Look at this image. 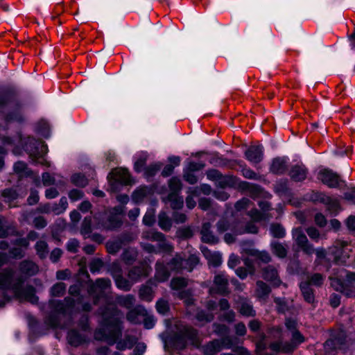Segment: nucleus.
<instances>
[{"mask_svg": "<svg viewBox=\"0 0 355 355\" xmlns=\"http://www.w3.org/2000/svg\"><path fill=\"white\" fill-rule=\"evenodd\" d=\"M108 288V280L98 279L89 288V293L94 298L95 304H102L98 309L101 315L100 327L96 331L94 337L98 340H106L110 343L111 337L110 301L105 295Z\"/></svg>", "mask_w": 355, "mask_h": 355, "instance_id": "f257e3e1", "label": "nucleus"}, {"mask_svg": "<svg viewBox=\"0 0 355 355\" xmlns=\"http://www.w3.org/2000/svg\"><path fill=\"white\" fill-rule=\"evenodd\" d=\"M25 279L16 274L12 269H7L0 272V291L2 296L0 297V307L8 302L12 297L8 295V291H11L13 296L20 300H26L32 304L38 302V297L35 295V289L32 286L23 287Z\"/></svg>", "mask_w": 355, "mask_h": 355, "instance_id": "f03ea898", "label": "nucleus"}, {"mask_svg": "<svg viewBox=\"0 0 355 355\" xmlns=\"http://www.w3.org/2000/svg\"><path fill=\"white\" fill-rule=\"evenodd\" d=\"M75 300L71 297H65L63 301L51 300L49 304L51 313L44 320L48 327L65 329L69 326V323H62L60 315L66 317L74 306Z\"/></svg>", "mask_w": 355, "mask_h": 355, "instance_id": "7ed1b4c3", "label": "nucleus"}, {"mask_svg": "<svg viewBox=\"0 0 355 355\" xmlns=\"http://www.w3.org/2000/svg\"><path fill=\"white\" fill-rule=\"evenodd\" d=\"M0 112L6 123L21 122L24 120L21 104L11 93L0 94Z\"/></svg>", "mask_w": 355, "mask_h": 355, "instance_id": "20e7f679", "label": "nucleus"}, {"mask_svg": "<svg viewBox=\"0 0 355 355\" xmlns=\"http://www.w3.org/2000/svg\"><path fill=\"white\" fill-rule=\"evenodd\" d=\"M123 313H119L114 308L112 304V345L116 344V348L120 351L131 348L135 343V339L131 336H125L123 339L122 336V320Z\"/></svg>", "mask_w": 355, "mask_h": 355, "instance_id": "39448f33", "label": "nucleus"}, {"mask_svg": "<svg viewBox=\"0 0 355 355\" xmlns=\"http://www.w3.org/2000/svg\"><path fill=\"white\" fill-rule=\"evenodd\" d=\"M12 144H19L23 146L25 151L29 155V156L32 158L33 160H37L39 159H44V156L46 154L48 151L47 145L39 140H36L33 137H27V139L24 141L21 136L19 135L17 137V141L13 140Z\"/></svg>", "mask_w": 355, "mask_h": 355, "instance_id": "423d86ee", "label": "nucleus"}, {"mask_svg": "<svg viewBox=\"0 0 355 355\" xmlns=\"http://www.w3.org/2000/svg\"><path fill=\"white\" fill-rule=\"evenodd\" d=\"M198 345L197 331L192 327L184 326L173 337L166 340L175 349L182 350L187 346V342Z\"/></svg>", "mask_w": 355, "mask_h": 355, "instance_id": "0eeeda50", "label": "nucleus"}, {"mask_svg": "<svg viewBox=\"0 0 355 355\" xmlns=\"http://www.w3.org/2000/svg\"><path fill=\"white\" fill-rule=\"evenodd\" d=\"M291 334V342H286L285 343H283L282 341L274 342L270 345V348L275 352H291L296 349L299 345L305 341L304 336L299 330L295 331Z\"/></svg>", "mask_w": 355, "mask_h": 355, "instance_id": "6e6552de", "label": "nucleus"}, {"mask_svg": "<svg viewBox=\"0 0 355 355\" xmlns=\"http://www.w3.org/2000/svg\"><path fill=\"white\" fill-rule=\"evenodd\" d=\"M331 286L336 291L348 297L355 296V288L352 286L355 283V272H347L343 281L338 278H331Z\"/></svg>", "mask_w": 355, "mask_h": 355, "instance_id": "1a4fd4ad", "label": "nucleus"}, {"mask_svg": "<svg viewBox=\"0 0 355 355\" xmlns=\"http://www.w3.org/2000/svg\"><path fill=\"white\" fill-rule=\"evenodd\" d=\"M198 262L199 259L196 254H190L188 258H186L185 255L182 257L180 254H176L168 263V266L171 270L179 271L185 269L191 271Z\"/></svg>", "mask_w": 355, "mask_h": 355, "instance_id": "9d476101", "label": "nucleus"}, {"mask_svg": "<svg viewBox=\"0 0 355 355\" xmlns=\"http://www.w3.org/2000/svg\"><path fill=\"white\" fill-rule=\"evenodd\" d=\"M318 178L322 182L330 188H338L342 184H345L340 175L329 168L321 169Z\"/></svg>", "mask_w": 355, "mask_h": 355, "instance_id": "9b49d317", "label": "nucleus"}, {"mask_svg": "<svg viewBox=\"0 0 355 355\" xmlns=\"http://www.w3.org/2000/svg\"><path fill=\"white\" fill-rule=\"evenodd\" d=\"M234 227H236V229H240V223L236 222L234 223H230L225 218H222L216 224L217 232L219 234H223L228 230L233 232V234L226 233L224 236V241L228 244L234 243L236 236L238 235L234 230Z\"/></svg>", "mask_w": 355, "mask_h": 355, "instance_id": "f8f14e48", "label": "nucleus"}, {"mask_svg": "<svg viewBox=\"0 0 355 355\" xmlns=\"http://www.w3.org/2000/svg\"><path fill=\"white\" fill-rule=\"evenodd\" d=\"M293 239L295 244L306 254H312L315 250L308 242V239L301 227L295 228L292 232Z\"/></svg>", "mask_w": 355, "mask_h": 355, "instance_id": "ddd939ff", "label": "nucleus"}, {"mask_svg": "<svg viewBox=\"0 0 355 355\" xmlns=\"http://www.w3.org/2000/svg\"><path fill=\"white\" fill-rule=\"evenodd\" d=\"M221 350L223 349H231L233 352L238 355H250L249 352L241 346H236L237 339L230 336H226L221 339H218Z\"/></svg>", "mask_w": 355, "mask_h": 355, "instance_id": "4468645a", "label": "nucleus"}, {"mask_svg": "<svg viewBox=\"0 0 355 355\" xmlns=\"http://www.w3.org/2000/svg\"><path fill=\"white\" fill-rule=\"evenodd\" d=\"M112 191L115 189V184L119 183L121 185H129L132 183V179L125 168H114L112 169Z\"/></svg>", "mask_w": 355, "mask_h": 355, "instance_id": "2eb2a0df", "label": "nucleus"}, {"mask_svg": "<svg viewBox=\"0 0 355 355\" xmlns=\"http://www.w3.org/2000/svg\"><path fill=\"white\" fill-rule=\"evenodd\" d=\"M245 158L253 164L261 162L263 158V146L261 144L250 146L245 153Z\"/></svg>", "mask_w": 355, "mask_h": 355, "instance_id": "dca6fc26", "label": "nucleus"}, {"mask_svg": "<svg viewBox=\"0 0 355 355\" xmlns=\"http://www.w3.org/2000/svg\"><path fill=\"white\" fill-rule=\"evenodd\" d=\"M228 279L223 273L215 276L214 285L209 289L210 294H225L227 292Z\"/></svg>", "mask_w": 355, "mask_h": 355, "instance_id": "f3484780", "label": "nucleus"}, {"mask_svg": "<svg viewBox=\"0 0 355 355\" xmlns=\"http://www.w3.org/2000/svg\"><path fill=\"white\" fill-rule=\"evenodd\" d=\"M315 200L324 204L331 214H336L340 209L338 200L336 198H332L324 193H317Z\"/></svg>", "mask_w": 355, "mask_h": 355, "instance_id": "a211bd4d", "label": "nucleus"}, {"mask_svg": "<svg viewBox=\"0 0 355 355\" xmlns=\"http://www.w3.org/2000/svg\"><path fill=\"white\" fill-rule=\"evenodd\" d=\"M345 343V338H334L327 340L324 344V350L325 355H335L336 351L343 349V347Z\"/></svg>", "mask_w": 355, "mask_h": 355, "instance_id": "6ab92c4d", "label": "nucleus"}, {"mask_svg": "<svg viewBox=\"0 0 355 355\" xmlns=\"http://www.w3.org/2000/svg\"><path fill=\"white\" fill-rule=\"evenodd\" d=\"M19 275H21L25 279L26 277L33 276L37 273L39 268L37 265L32 261L24 260L19 263ZM16 274L19 275L17 272Z\"/></svg>", "mask_w": 355, "mask_h": 355, "instance_id": "aec40b11", "label": "nucleus"}, {"mask_svg": "<svg viewBox=\"0 0 355 355\" xmlns=\"http://www.w3.org/2000/svg\"><path fill=\"white\" fill-rule=\"evenodd\" d=\"M262 277L265 280L270 282L273 286H279L282 284L277 270L276 268L272 266H268L263 269Z\"/></svg>", "mask_w": 355, "mask_h": 355, "instance_id": "412c9836", "label": "nucleus"}, {"mask_svg": "<svg viewBox=\"0 0 355 355\" xmlns=\"http://www.w3.org/2000/svg\"><path fill=\"white\" fill-rule=\"evenodd\" d=\"M211 224L209 222H205L200 230L201 240L202 242L209 244H216L218 242V238L211 231Z\"/></svg>", "mask_w": 355, "mask_h": 355, "instance_id": "4be33fe9", "label": "nucleus"}, {"mask_svg": "<svg viewBox=\"0 0 355 355\" xmlns=\"http://www.w3.org/2000/svg\"><path fill=\"white\" fill-rule=\"evenodd\" d=\"M146 315V309L142 306H137L130 309L127 315V320L132 324H140L143 316Z\"/></svg>", "mask_w": 355, "mask_h": 355, "instance_id": "5701e85b", "label": "nucleus"}, {"mask_svg": "<svg viewBox=\"0 0 355 355\" xmlns=\"http://www.w3.org/2000/svg\"><path fill=\"white\" fill-rule=\"evenodd\" d=\"M307 173V168L303 164H296L291 167L289 175L293 181L301 182L306 178Z\"/></svg>", "mask_w": 355, "mask_h": 355, "instance_id": "b1692460", "label": "nucleus"}, {"mask_svg": "<svg viewBox=\"0 0 355 355\" xmlns=\"http://www.w3.org/2000/svg\"><path fill=\"white\" fill-rule=\"evenodd\" d=\"M288 160L289 159L285 157L274 158L270 165V171L276 174L284 173L286 170Z\"/></svg>", "mask_w": 355, "mask_h": 355, "instance_id": "393cba45", "label": "nucleus"}, {"mask_svg": "<svg viewBox=\"0 0 355 355\" xmlns=\"http://www.w3.org/2000/svg\"><path fill=\"white\" fill-rule=\"evenodd\" d=\"M118 270V265L115 263H112V276L114 277L115 284L118 288L123 291L130 290L132 283L127 280L125 278L121 275H116V271Z\"/></svg>", "mask_w": 355, "mask_h": 355, "instance_id": "a878e982", "label": "nucleus"}, {"mask_svg": "<svg viewBox=\"0 0 355 355\" xmlns=\"http://www.w3.org/2000/svg\"><path fill=\"white\" fill-rule=\"evenodd\" d=\"M170 277L167 267L160 261H157L155 266V281L164 282Z\"/></svg>", "mask_w": 355, "mask_h": 355, "instance_id": "bb28decb", "label": "nucleus"}, {"mask_svg": "<svg viewBox=\"0 0 355 355\" xmlns=\"http://www.w3.org/2000/svg\"><path fill=\"white\" fill-rule=\"evenodd\" d=\"M345 243L344 242H338L335 245L329 248L328 250V255L331 256L328 259H333L336 263L343 262L342 260V253L343 247Z\"/></svg>", "mask_w": 355, "mask_h": 355, "instance_id": "cd10ccee", "label": "nucleus"}, {"mask_svg": "<svg viewBox=\"0 0 355 355\" xmlns=\"http://www.w3.org/2000/svg\"><path fill=\"white\" fill-rule=\"evenodd\" d=\"M200 250L205 258L214 266H218L221 263L222 256L220 253L212 252L205 246H201Z\"/></svg>", "mask_w": 355, "mask_h": 355, "instance_id": "c85d7f7f", "label": "nucleus"}, {"mask_svg": "<svg viewBox=\"0 0 355 355\" xmlns=\"http://www.w3.org/2000/svg\"><path fill=\"white\" fill-rule=\"evenodd\" d=\"M17 232L15 226L9 223L0 216V238H6L8 236L15 235Z\"/></svg>", "mask_w": 355, "mask_h": 355, "instance_id": "c756f323", "label": "nucleus"}, {"mask_svg": "<svg viewBox=\"0 0 355 355\" xmlns=\"http://www.w3.org/2000/svg\"><path fill=\"white\" fill-rule=\"evenodd\" d=\"M148 275V269L146 266H139L131 268L128 272L129 278L133 281H138L141 277H146Z\"/></svg>", "mask_w": 355, "mask_h": 355, "instance_id": "7c9ffc66", "label": "nucleus"}, {"mask_svg": "<svg viewBox=\"0 0 355 355\" xmlns=\"http://www.w3.org/2000/svg\"><path fill=\"white\" fill-rule=\"evenodd\" d=\"M67 340L71 345L77 347L85 342V336L76 330L72 329L68 332Z\"/></svg>", "mask_w": 355, "mask_h": 355, "instance_id": "2f4dec72", "label": "nucleus"}, {"mask_svg": "<svg viewBox=\"0 0 355 355\" xmlns=\"http://www.w3.org/2000/svg\"><path fill=\"white\" fill-rule=\"evenodd\" d=\"M135 298L132 295H118L115 297L114 303L119 306L130 309L135 304Z\"/></svg>", "mask_w": 355, "mask_h": 355, "instance_id": "473e14b6", "label": "nucleus"}, {"mask_svg": "<svg viewBox=\"0 0 355 355\" xmlns=\"http://www.w3.org/2000/svg\"><path fill=\"white\" fill-rule=\"evenodd\" d=\"M238 309L241 314L247 317L254 316L256 314L251 302L246 299H241Z\"/></svg>", "mask_w": 355, "mask_h": 355, "instance_id": "72a5a7b5", "label": "nucleus"}, {"mask_svg": "<svg viewBox=\"0 0 355 355\" xmlns=\"http://www.w3.org/2000/svg\"><path fill=\"white\" fill-rule=\"evenodd\" d=\"M270 293V287L263 282L258 281L255 291L256 296L261 300H265Z\"/></svg>", "mask_w": 355, "mask_h": 355, "instance_id": "f704fd0d", "label": "nucleus"}, {"mask_svg": "<svg viewBox=\"0 0 355 355\" xmlns=\"http://www.w3.org/2000/svg\"><path fill=\"white\" fill-rule=\"evenodd\" d=\"M247 253L256 258V259L264 263H267L271 261V257L270 254L266 251H260L257 249H249L247 252Z\"/></svg>", "mask_w": 355, "mask_h": 355, "instance_id": "c9c22d12", "label": "nucleus"}, {"mask_svg": "<svg viewBox=\"0 0 355 355\" xmlns=\"http://www.w3.org/2000/svg\"><path fill=\"white\" fill-rule=\"evenodd\" d=\"M37 255L40 259H45L49 254V245L45 241L40 240L35 245Z\"/></svg>", "mask_w": 355, "mask_h": 355, "instance_id": "e433bc0d", "label": "nucleus"}, {"mask_svg": "<svg viewBox=\"0 0 355 355\" xmlns=\"http://www.w3.org/2000/svg\"><path fill=\"white\" fill-rule=\"evenodd\" d=\"M68 207V202L66 197H62L58 203H51V213L55 215H60L65 211Z\"/></svg>", "mask_w": 355, "mask_h": 355, "instance_id": "4c0bfd02", "label": "nucleus"}, {"mask_svg": "<svg viewBox=\"0 0 355 355\" xmlns=\"http://www.w3.org/2000/svg\"><path fill=\"white\" fill-rule=\"evenodd\" d=\"M220 350L218 339H215L203 347V352L205 355H215Z\"/></svg>", "mask_w": 355, "mask_h": 355, "instance_id": "58836bf2", "label": "nucleus"}, {"mask_svg": "<svg viewBox=\"0 0 355 355\" xmlns=\"http://www.w3.org/2000/svg\"><path fill=\"white\" fill-rule=\"evenodd\" d=\"M300 286L305 301L309 303H313L314 301V295L309 284L307 282H302Z\"/></svg>", "mask_w": 355, "mask_h": 355, "instance_id": "ea45409f", "label": "nucleus"}, {"mask_svg": "<svg viewBox=\"0 0 355 355\" xmlns=\"http://www.w3.org/2000/svg\"><path fill=\"white\" fill-rule=\"evenodd\" d=\"M271 250L273 254L279 258H284L287 254V250L285 246L277 241H272L270 243Z\"/></svg>", "mask_w": 355, "mask_h": 355, "instance_id": "a19ab883", "label": "nucleus"}, {"mask_svg": "<svg viewBox=\"0 0 355 355\" xmlns=\"http://www.w3.org/2000/svg\"><path fill=\"white\" fill-rule=\"evenodd\" d=\"M139 295L142 300L151 302L154 297L153 288L148 285H143L139 289Z\"/></svg>", "mask_w": 355, "mask_h": 355, "instance_id": "79ce46f5", "label": "nucleus"}, {"mask_svg": "<svg viewBox=\"0 0 355 355\" xmlns=\"http://www.w3.org/2000/svg\"><path fill=\"white\" fill-rule=\"evenodd\" d=\"M4 201L9 204L10 207H15L13 202L17 199L18 194L13 189H6L2 193Z\"/></svg>", "mask_w": 355, "mask_h": 355, "instance_id": "37998d69", "label": "nucleus"}, {"mask_svg": "<svg viewBox=\"0 0 355 355\" xmlns=\"http://www.w3.org/2000/svg\"><path fill=\"white\" fill-rule=\"evenodd\" d=\"M97 219L99 221V225L103 228L107 230L111 229V212L109 209L106 210L103 214H99Z\"/></svg>", "mask_w": 355, "mask_h": 355, "instance_id": "c03bdc74", "label": "nucleus"}, {"mask_svg": "<svg viewBox=\"0 0 355 355\" xmlns=\"http://www.w3.org/2000/svg\"><path fill=\"white\" fill-rule=\"evenodd\" d=\"M158 218V224L160 228L164 231H168L172 226V221L171 218L165 212L159 213Z\"/></svg>", "mask_w": 355, "mask_h": 355, "instance_id": "a18cd8bd", "label": "nucleus"}, {"mask_svg": "<svg viewBox=\"0 0 355 355\" xmlns=\"http://www.w3.org/2000/svg\"><path fill=\"white\" fill-rule=\"evenodd\" d=\"M270 234L275 238H284L286 235V230L284 227L279 223H272L270 226Z\"/></svg>", "mask_w": 355, "mask_h": 355, "instance_id": "49530a36", "label": "nucleus"}, {"mask_svg": "<svg viewBox=\"0 0 355 355\" xmlns=\"http://www.w3.org/2000/svg\"><path fill=\"white\" fill-rule=\"evenodd\" d=\"M167 198L173 209H179L183 205V198L180 197L178 193H170Z\"/></svg>", "mask_w": 355, "mask_h": 355, "instance_id": "de8ad7c7", "label": "nucleus"}, {"mask_svg": "<svg viewBox=\"0 0 355 355\" xmlns=\"http://www.w3.org/2000/svg\"><path fill=\"white\" fill-rule=\"evenodd\" d=\"M234 230L236 234H243L245 233L256 234L258 232V227L255 225L254 222L248 223L244 228L240 225V229H236V227H234Z\"/></svg>", "mask_w": 355, "mask_h": 355, "instance_id": "09e8293b", "label": "nucleus"}, {"mask_svg": "<svg viewBox=\"0 0 355 355\" xmlns=\"http://www.w3.org/2000/svg\"><path fill=\"white\" fill-rule=\"evenodd\" d=\"M14 171L16 173H17L20 177L21 176H28L31 175V172L28 168L27 165L24 162H17L14 164Z\"/></svg>", "mask_w": 355, "mask_h": 355, "instance_id": "8fccbe9b", "label": "nucleus"}, {"mask_svg": "<svg viewBox=\"0 0 355 355\" xmlns=\"http://www.w3.org/2000/svg\"><path fill=\"white\" fill-rule=\"evenodd\" d=\"M13 141L9 137H0V170L3 168L4 162L1 155L5 153L4 148L12 145Z\"/></svg>", "mask_w": 355, "mask_h": 355, "instance_id": "3c124183", "label": "nucleus"}, {"mask_svg": "<svg viewBox=\"0 0 355 355\" xmlns=\"http://www.w3.org/2000/svg\"><path fill=\"white\" fill-rule=\"evenodd\" d=\"M142 237L147 240L157 241L164 239V234L159 232L149 230L144 232L142 234Z\"/></svg>", "mask_w": 355, "mask_h": 355, "instance_id": "603ef678", "label": "nucleus"}, {"mask_svg": "<svg viewBox=\"0 0 355 355\" xmlns=\"http://www.w3.org/2000/svg\"><path fill=\"white\" fill-rule=\"evenodd\" d=\"M155 308L157 311L162 315H166L170 309L168 302L163 298L157 301Z\"/></svg>", "mask_w": 355, "mask_h": 355, "instance_id": "864d4df0", "label": "nucleus"}, {"mask_svg": "<svg viewBox=\"0 0 355 355\" xmlns=\"http://www.w3.org/2000/svg\"><path fill=\"white\" fill-rule=\"evenodd\" d=\"M66 288L67 286L64 283L58 282L51 287V293L53 296L60 297L65 293Z\"/></svg>", "mask_w": 355, "mask_h": 355, "instance_id": "5fc2aeb1", "label": "nucleus"}, {"mask_svg": "<svg viewBox=\"0 0 355 355\" xmlns=\"http://www.w3.org/2000/svg\"><path fill=\"white\" fill-rule=\"evenodd\" d=\"M187 285V280L182 277L173 278L171 282V287L173 290L180 291Z\"/></svg>", "mask_w": 355, "mask_h": 355, "instance_id": "6e6d98bb", "label": "nucleus"}, {"mask_svg": "<svg viewBox=\"0 0 355 355\" xmlns=\"http://www.w3.org/2000/svg\"><path fill=\"white\" fill-rule=\"evenodd\" d=\"M162 164L160 163H154L145 168L144 174L146 178H153L161 169Z\"/></svg>", "mask_w": 355, "mask_h": 355, "instance_id": "4d7b16f0", "label": "nucleus"}, {"mask_svg": "<svg viewBox=\"0 0 355 355\" xmlns=\"http://www.w3.org/2000/svg\"><path fill=\"white\" fill-rule=\"evenodd\" d=\"M92 232V219L90 217H86L83 220L82 223V226L80 229V233L85 237L89 236L90 233Z\"/></svg>", "mask_w": 355, "mask_h": 355, "instance_id": "13d9d810", "label": "nucleus"}, {"mask_svg": "<svg viewBox=\"0 0 355 355\" xmlns=\"http://www.w3.org/2000/svg\"><path fill=\"white\" fill-rule=\"evenodd\" d=\"M147 193L148 189L146 187H139L133 192L132 196V200L135 202H139L146 196Z\"/></svg>", "mask_w": 355, "mask_h": 355, "instance_id": "bf43d9fd", "label": "nucleus"}, {"mask_svg": "<svg viewBox=\"0 0 355 355\" xmlns=\"http://www.w3.org/2000/svg\"><path fill=\"white\" fill-rule=\"evenodd\" d=\"M103 266L104 263L102 260L98 258H95L92 259L89 263V270L93 274L99 273Z\"/></svg>", "mask_w": 355, "mask_h": 355, "instance_id": "052dcab7", "label": "nucleus"}, {"mask_svg": "<svg viewBox=\"0 0 355 355\" xmlns=\"http://www.w3.org/2000/svg\"><path fill=\"white\" fill-rule=\"evenodd\" d=\"M71 182L78 187H84L88 184L87 179L80 173H76L71 176Z\"/></svg>", "mask_w": 355, "mask_h": 355, "instance_id": "680f3d73", "label": "nucleus"}, {"mask_svg": "<svg viewBox=\"0 0 355 355\" xmlns=\"http://www.w3.org/2000/svg\"><path fill=\"white\" fill-rule=\"evenodd\" d=\"M37 131L43 137H49V125L47 121L42 120L37 123Z\"/></svg>", "mask_w": 355, "mask_h": 355, "instance_id": "e2e57ef3", "label": "nucleus"}, {"mask_svg": "<svg viewBox=\"0 0 355 355\" xmlns=\"http://www.w3.org/2000/svg\"><path fill=\"white\" fill-rule=\"evenodd\" d=\"M157 242L159 243H158V248H157V249L159 251V252H166V253L172 252V251L173 250V247L170 243H168V241H166L165 238L162 240L157 241Z\"/></svg>", "mask_w": 355, "mask_h": 355, "instance_id": "0e129e2a", "label": "nucleus"}, {"mask_svg": "<svg viewBox=\"0 0 355 355\" xmlns=\"http://www.w3.org/2000/svg\"><path fill=\"white\" fill-rule=\"evenodd\" d=\"M171 193H178L182 189V183L179 178L173 177L169 180Z\"/></svg>", "mask_w": 355, "mask_h": 355, "instance_id": "69168bd1", "label": "nucleus"}, {"mask_svg": "<svg viewBox=\"0 0 355 355\" xmlns=\"http://www.w3.org/2000/svg\"><path fill=\"white\" fill-rule=\"evenodd\" d=\"M274 302L276 304L277 309L279 312L284 313L288 310V304L284 297H275Z\"/></svg>", "mask_w": 355, "mask_h": 355, "instance_id": "338daca9", "label": "nucleus"}, {"mask_svg": "<svg viewBox=\"0 0 355 355\" xmlns=\"http://www.w3.org/2000/svg\"><path fill=\"white\" fill-rule=\"evenodd\" d=\"M288 182L287 180H281L277 182L275 186V191L279 194L285 193L288 189Z\"/></svg>", "mask_w": 355, "mask_h": 355, "instance_id": "774afa93", "label": "nucleus"}]
</instances>
